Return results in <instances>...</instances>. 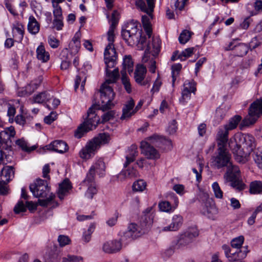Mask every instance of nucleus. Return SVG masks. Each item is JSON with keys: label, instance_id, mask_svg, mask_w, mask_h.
<instances>
[{"label": "nucleus", "instance_id": "nucleus-1", "mask_svg": "<svg viewBox=\"0 0 262 262\" xmlns=\"http://www.w3.org/2000/svg\"><path fill=\"white\" fill-rule=\"evenodd\" d=\"M105 72L106 79L100 90L101 102H99L98 105H92L88 110L86 120L75 132V135L78 138H81L85 132L96 128L99 121V117L96 114V110L106 111L114 105L112 101L115 94L113 89L108 84L116 82L119 77V69L116 68L113 71Z\"/></svg>", "mask_w": 262, "mask_h": 262}, {"label": "nucleus", "instance_id": "nucleus-2", "mask_svg": "<svg viewBox=\"0 0 262 262\" xmlns=\"http://www.w3.org/2000/svg\"><path fill=\"white\" fill-rule=\"evenodd\" d=\"M212 166L216 169L227 167L224 176L225 183H230V185L239 190L245 188V185L240 181L239 168L231 162V155L226 148H218L216 156L212 158Z\"/></svg>", "mask_w": 262, "mask_h": 262}, {"label": "nucleus", "instance_id": "nucleus-3", "mask_svg": "<svg viewBox=\"0 0 262 262\" xmlns=\"http://www.w3.org/2000/svg\"><path fill=\"white\" fill-rule=\"evenodd\" d=\"M237 139H230L229 147L234 155L235 160L244 163L246 158L255 148L254 137L250 134H242L237 137Z\"/></svg>", "mask_w": 262, "mask_h": 262}, {"label": "nucleus", "instance_id": "nucleus-4", "mask_svg": "<svg viewBox=\"0 0 262 262\" xmlns=\"http://www.w3.org/2000/svg\"><path fill=\"white\" fill-rule=\"evenodd\" d=\"M147 140L148 141L141 142L140 147L142 153L148 159H157L160 158L159 152L150 144L160 148L162 147L161 144H164L167 146L168 149L170 150L172 148L171 141L170 140L157 135L149 137Z\"/></svg>", "mask_w": 262, "mask_h": 262}, {"label": "nucleus", "instance_id": "nucleus-5", "mask_svg": "<svg viewBox=\"0 0 262 262\" xmlns=\"http://www.w3.org/2000/svg\"><path fill=\"white\" fill-rule=\"evenodd\" d=\"M110 139L108 134H100L97 137L87 142L85 146L81 149L79 154L80 157L83 159H89L93 157L101 145L108 143Z\"/></svg>", "mask_w": 262, "mask_h": 262}, {"label": "nucleus", "instance_id": "nucleus-6", "mask_svg": "<svg viewBox=\"0 0 262 262\" xmlns=\"http://www.w3.org/2000/svg\"><path fill=\"white\" fill-rule=\"evenodd\" d=\"M140 25L135 20H131L126 25L125 28L122 29L121 36L123 40L129 46H134L138 41L141 36Z\"/></svg>", "mask_w": 262, "mask_h": 262}, {"label": "nucleus", "instance_id": "nucleus-7", "mask_svg": "<svg viewBox=\"0 0 262 262\" xmlns=\"http://www.w3.org/2000/svg\"><path fill=\"white\" fill-rule=\"evenodd\" d=\"M262 115V100L258 99L253 102L249 109V114L239 124L241 130L255 123L260 115Z\"/></svg>", "mask_w": 262, "mask_h": 262}, {"label": "nucleus", "instance_id": "nucleus-8", "mask_svg": "<svg viewBox=\"0 0 262 262\" xmlns=\"http://www.w3.org/2000/svg\"><path fill=\"white\" fill-rule=\"evenodd\" d=\"M136 6L141 11L146 13V15H142V23L143 28L146 32L148 38H150L152 34V29L150 24V19L152 18V12L155 7V3H153L152 10L149 9V5L146 6L143 0H137Z\"/></svg>", "mask_w": 262, "mask_h": 262}, {"label": "nucleus", "instance_id": "nucleus-9", "mask_svg": "<svg viewBox=\"0 0 262 262\" xmlns=\"http://www.w3.org/2000/svg\"><path fill=\"white\" fill-rule=\"evenodd\" d=\"M199 201L201 204V213L208 218L214 220L218 213V209L213 200L207 193H203L200 195Z\"/></svg>", "mask_w": 262, "mask_h": 262}, {"label": "nucleus", "instance_id": "nucleus-10", "mask_svg": "<svg viewBox=\"0 0 262 262\" xmlns=\"http://www.w3.org/2000/svg\"><path fill=\"white\" fill-rule=\"evenodd\" d=\"M30 190L36 198H45L50 190L47 180L37 179L29 186Z\"/></svg>", "mask_w": 262, "mask_h": 262}, {"label": "nucleus", "instance_id": "nucleus-11", "mask_svg": "<svg viewBox=\"0 0 262 262\" xmlns=\"http://www.w3.org/2000/svg\"><path fill=\"white\" fill-rule=\"evenodd\" d=\"M118 13L116 11H114L112 14L111 19L110 20L111 25L107 32V40L108 44L104 50V51H111L112 54H114V51H116L114 46V41L115 40L114 30L118 21Z\"/></svg>", "mask_w": 262, "mask_h": 262}, {"label": "nucleus", "instance_id": "nucleus-12", "mask_svg": "<svg viewBox=\"0 0 262 262\" xmlns=\"http://www.w3.org/2000/svg\"><path fill=\"white\" fill-rule=\"evenodd\" d=\"M105 166L104 162L102 159H98L90 167L86 178L84 180V183H86L87 181L91 182L94 181L96 173H97L99 177H103L105 174Z\"/></svg>", "mask_w": 262, "mask_h": 262}, {"label": "nucleus", "instance_id": "nucleus-13", "mask_svg": "<svg viewBox=\"0 0 262 262\" xmlns=\"http://www.w3.org/2000/svg\"><path fill=\"white\" fill-rule=\"evenodd\" d=\"M244 248L245 249L243 251L239 250L237 252L231 253L229 246L227 245H223L222 246V249L224 251L226 257L231 262L238 260L246 257L248 251L247 250V247H244Z\"/></svg>", "mask_w": 262, "mask_h": 262}, {"label": "nucleus", "instance_id": "nucleus-14", "mask_svg": "<svg viewBox=\"0 0 262 262\" xmlns=\"http://www.w3.org/2000/svg\"><path fill=\"white\" fill-rule=\"evenodd\" d=\"M199 235L198 229L195 228L188 229L183 234L180 235L178 243L181 246H186L191 243Z\"/></svg>", "mask_w": 262, "mask_h": 262}, {"label": "nucleus", "instance_id": "nucleus-15", "mask_svg": "<svg viewBox=\"0 0 262 262\" xmlns=\"http://www.w3.org/2000/svg\"><path fill=\"white\" fill-rule=\"evenodd\" d=\"M184 88L182 92V96L180 98V101L185 102L190 99L191 93H195L196 91V83L193 81H186L184 83Z\"/></svg>", "mask_w": 262, "mask_h": 262}, {"label": "nucleus", "instance_id": "nucleus-16", "mask_svg": "<svg viewBox=\"0 0 262 262\" xmlns=\"http://www.w3.org/2000/svg\"><path fill=\"white\" fill-rule=\"evenodd\" d=\"M228 135L229 130L223 126L217 128L215 139L218 148H226L228 141Z\"/></svg>", "mask_w": 262, "mask_h": 262}, {"label": "nucleus", "instance_id": "nucleus-17", "mask_svg": "<svg viewBox=\"0 0 262 262\" xmlns=\"http://www.w3.org/2000/svg\"><path fill=\"white\" fill-rule=\"evenodd\" d=\"M15 132L13 126L7 127L0 132V148H4L11 137H14Z\"/></svg>", "mask_w": 262, "mask_h": 262}, {"label": "nucleus", "instance_id": "nucleus-18", "mask_svg": "<svg viewBox=\"0 0 262 262\" xmlns=\"http://www.w3.org/2000/svg\"><path fill=\"white\" fill-rule=\"evenodd\" d=\"M144 233L143 229L136 224L131 223L124 233V236L129 238L134 239L141 236Z\"/></svg>", "mask_w": 262, "mask_h": 262}, {"label": "nucleus", "instance_id": "nucleus-19", "mask_svg": "<svg viewBox=\"0 0 262 262\" xmlns=\"http://www.w3.org/2000/svg\"><path fill=\"white\" fill-rule=\"evenodd\" d=\"M170 196L172 201H173L174 203L173 206H172L170 203L168 201H162L159 203V207L161 211L169 212L174 210L178 206L179 200L177 196L173 193L170 194Z\"/></svg>", "mask_w": 262, "mask_h": 262}, {"label": "nucleus", "instance_id": "nucleus-20", "mask_svg": "<svg viewBox=\"0 0 262 262\" xmlns=\"http://www.w3.org/2000/svg\"><path fill=\"white\" fill-rule=\"evenodd\" d=\"M45 148L48 150H52L62 154L68 150L67 144L61 140H56L47 145Z\"/></svg>", "mask_w": 262, "mask_h": 262}, {"label": "nucleus", "instance_id": "nucleus-21", "mask_svg": "<svg viewBox=\"0 0 262 262\" xmlns=\"http://www.w3.org/2000/svg\"><path fill=\"white\" fill-rule=\"evenodd\" d=\"M121 247L122 244L120 241L114 240L104 243L102 249L105 253H112L119 251Z\"/></svg>", "mask_w": 262, "mask_h": 262}, {"label": "nucleus", "instance_id": "nucleus-22", "mask_svg": "<svg viewBox=\"0 0 262 262\" xmlns=\"http://www.w3.org/2000/svg\"><path fill=\"white\" fill-rule=\"evenodd\" d=\"M134 101L132 99L126 102L122 108V114L120 117L121 120H127L136 113V111L134 110Z\"/></svg>", "mask_w": 262, "mask_h": 262}, {"label": "nucleus", "instance_id": "nucleus-23", "mask_svg": "<svg viewBox=\"0 0 262 262\" xmlns=\"http://www.w3.org/2000/svg\"><path fill=\"white\" fill-rule=\"evenodd\" d=\"M26 207L30 211H33L36 209L37 204L34 203L32 201H27L26 206H25L23 202L20 201L16 204L13 210L15 213L18 214L21 212H25L26 211Z\"/></svg>", "mask_w": 262, "mask_h": 262}, {"label": "nucleus", "instance_id": "nucleus-24", "mask_svg": "<svg viewBox=\"0 0 262 262\" xmlns=\"http://www.w3.org/2000/svg\"><path fill=\"white\" fill-rule=\"evenodd\" d=\"M183 223V218L181 215H173L171 223L167 226L164 227L162 230L164 231H173L178 230Z\"/></svg>", "mask_w": 262, "mask_h": 262}, {"label": "nucleus", "instance_id": "nucleus-25", "mask_svg": "<svg viewBox=\"0 0 262 262\" xmlns=\"http://www.w3.org/2000/svg\"><path fill=\"white\" fill-rule=\"evenodd\" d=\"M116 52L114 51V54H112L111 51H104V60L106 66L105 71H110V69L114 68L116 64Z\"/></svg>", "mask_w": 262, "mask_h": 262}, {"label": "nucleus", "instance_id": "nucleus-26", "mask_svg": "<svg viewBox=\"0 0 262 262\" xmlns=\"http://www.w3.org/2000/svg\"><path fill=\"white\" fill-rule=\"evenodd\" d=\"M147 70L145 67L143 65H138L135 72V79L136 82L145 85L146 83L143 81L144 79Z\"/></svg>", "mask_w": 262, "mask_h": 262}, {"label": "nucleus", "instance_id": "nucleus-27", "mask_svg": "<svg viewBox=\"0 0 262 262\" xmlns=\"http://www.w3.org/2000/svg\"><path fill=\"white\" fill-rule=\"evenodd\" d=\"M24 28L21 24L17 23L13 25L12 34L15 40L18 42H20L24 37Z\"/></svg>", "mask_w": 262, "mask_h": 262}, {"label": "nucleus", "instance_id": "nucleus-28", "mask_svg": "<svg viewBox=\"0 0 262 262\" xmlns=\"http://www.w3.org/2000/svg\"><path fill=\"white\" fill-rule=\"evenodd\" d=\"M14 176V171L12 166H5L1 170V181L9 182Z\"/></svg>", "mask_w": 262, "mask_h": 262}, {"label": "nucleus", "instance_id": "nucleus-29", "mask_svg": "<svg viewBox=\"0 0 262 262\" xmlns=\"http://www.w3.org/2000/svg\"><path fill=\"white\" fill-rule=\"evenodd\" d=\"M71 182L68 179H65L62 183L59 185L58 195L60 200L63 199L65 195H67L69 191L71 189Z\"/></svg>", "mask_w": 262, "mask_h": 262}, {"label": "nucleus", "instance_id": "nucleus-30", "mask_svg": "<svg viewBox=\"0 0 262 262\" xmlns=\"http://www.w3.org/2000/svg\"><path fill=\"white\" fill-rule=\"evenodd\" d=\"M137 146L135 145H132L128 149V153L125 157V162L124 163V167H126L130 163L134 162L138 156Z\"/></svg>", "mask_w": 262, "mask_h": 262}, {"label": "nucleus", "instance_id": "nucleus-31", "mask_svg": "<svg viewBox=\"0 0 262 262\" xmlns=\"http://www.w3.org/2000/svg\"><path fill=\"white\" fill-rule=\"evenodd\" d=\"M39 83L40 82L38 83L34 81L31 82L30 84L25 86V88H23L21 90L18 91V95L22 97L31 95L38 88Z\"/></svg>", "mask_w": 262, "mask_h": 262}, {"label": "nucleus", "instance_id": "nucleus-32", "mask_svg": "<svg viewBox=\"0 0 262 262\" xmlns=\"http://www.w3.org/2000/svg\"><path fill=\"white\" fill-rule=\"evenodd\" d=\"M81 185L82 186H88V189L85 193V195L86 198L92 199L93 196L96 194L97 192V189L96 187L94 181L92 182L87 181L86 183H84V180L82 182Z\"/></svg>", "mask_w": 262, "mask_h": 262}, {"label": "nucleus", "instance_id": "nucleus-33", "mask_svg": "<svg viewBox=\"0 0 262 262\" xmlns=\"http://www.w3.org/2000/svg\"><path fill=\"white\" fill-rule=\"evenodd\" d=\"M36 56L37 58L42 62H46L50 59L49 52L46 51L45 47L42 44L40 45L36 49Z\"/></svg>", "mask_w": 262, "mask_h": 262}, {"label": "nucleus", "instance_id": "nucleus-34", "mask_svg": "<svg viewBox=\"0 0 262 262\" xmlns=\"http://www.w3.org/2000/svg\"><path fill=\"white\" fill-rule=\"evenodd\" d=\"M39 29L40 25L35 18L33 16H29L28 24V31L32 34H36L39 32Z\"/></svg>", "mask_w": 262, "mask_h": 262}, {"label": "nucleus", "instance_id": "nucleus-35", "mask_svg": "<svg viewBox=\"0 0 262 262\" xmlns=\"http://www.w3.org/2000/svg\"><path fill=\"white\" fill-rule=\"evenodd\" d=\"M242 120V117L239 115H235L231 118L228 123L223 125L229 131L233 130L236 128L237 125Z\"/></svg>", "mask_w": 262, "mask_h": 262}, {"label": "nucleus", "instance_id": "nucleus-36", "mask_svg": "<svg viewBox=\"0 0 262 262\" xmlns=\"http://www.w3.org/2000/svg\"><path fill=\"white\" fill-rule=\"evenodd\" d=\"M50 100H51V96L47 92L40 93L33 97L34 103H42L46 101L50 102Z\"/></svg>", "mask_w": 262, "mask_h": 262}, {"label": "nucleus", "instance_id": "nucleus-37", "mask_svg": "<svg viewBox=\"0 0 262 262\" xmlns=\"http://www.w3.org/2000/svg\"><path fill=\"white\" fill-rule=\"evenodd\" d=\"M149 39H150V38ZM150 41V39H149L147 42L146 37L141 35L138 39V41L135 45H138L139 46L138 47L141 50L145 49L146 51L149 52L151 49Z\"/></svg>", "mask_w": 262, "mask_h": 262}, {"label": "nucleus", "instance_id": "nucleus-38", "mask_svg": "<svg viewBox=\"0 0 262 262\" xmlns=\"http://www.w3.org/2000/svg\"><path fill=\"white\" fill-rule=\"evenodd\" d=\"M161 40L159 37H153L151 38L150 45L151 49L149 51L154 56L157 55L160 51Z\"/></svg>", "mask_w": 262, "mask_h": 262}, {"label": "nucleus", "instance_id": "nucleus-39", "mask_svg": "<svg viewBox=\"0 0 262 262\" xmlns=\"http://www.w3.org/2000/svg\"><path fill=\"white\" fill-rule=\"evenodd\" d=\"M249 50V47L245 43H241L234 46V53L239 57L245 55Z\"/></svg>", "mask_w": 262, "mask_h": 262}, {"label": "nucleus", "instance_id": "nucleus-40", "mask_svg": "<svg viewBox=\"0 0 262 262\" xmlns=\"http://www.w3.org/2000/svg\"><path fill=\"white\" fill-rule=\"evenodd\" d=\"M123 69L122 70H124L126 72V70L129 73L133 72V61L130 55H126L123 58Z\"/></svg>", "mask_w": 262, "mask_h": 262}, {"label": "nucleus", "instance_id": "nucleus-41", "mask_svg": "<svg viewBox=\"0 0 262 262\" xmlns=\"http://www.w3.org/2000/svg\"><path fill=\"white\" fill-rule=\"evenodd\" d=\"M250 191L251 193H262V182L255 181L252 182L250 186Z\"/></svg>", "mask_w": 262, "mask_h": 262}, {"label": "nucleus", "instance_id": "nucleus-42", "mask_svg": "<svg viewBox=\"0 0 262 262\" xmlns=\"http://www.w3.org/2000/svg\"><path fill=\"white\" fill-rule=\"evenodd\" d=\"M121 81L125 89L128 93L132 92V87L128 77L127 76L126 72L124 70H121Z\"/></svg>", "mask_w": 262, "mask_h": 262}, {"label": "nucleus", "instance_id": "nucleus-43", "mask_svg": "<svg viewBox=\"0 0 262 262\" xmlns=\"http://www.w3.org/2000/svg\"><path fill=\"white\" fill-rule=\"evenodd\" d=\"M86 81V77L84 76V75L83 74L82 76L81 75V74L77 75L76 77L75 80V85H74V89L75 91H76L77 89L79 87V84H80V88L81 90L82 91L84 89V87L85 85Z\"/></svg>", "mask_w": 262, "mask_h": 262}, {"label": "nucleus", "instance_id": "nucleus-44", "mask_svg": "<svg viewBox=\"0 0 262 262\" xmlns=\"http://www.w3.org/2000/svg\"><path fill=\"white\" fill-rule=\"evenodd\" d=\"M60 255L57 251H51L45 256L46 262H59Z\"/></svg>", "mask_w": 262, "mask_h": 262}, {"label": "nucleus", "instance_id": "nucleus-45", "mask_svg": "<svg viewBox=\"0 0 262 262\" xmlns=\"http://www.w3.org/2000/svg\"><path fill=\"white\" fill-rule=\"evenodd\" d=\"M146 183L143 180H139L134 183L133 189L135 191H143L146 188Z\"/></svg>", "mask_w": 262, "mask_h": 262}, {"label": "nucleus", "instance_id": "nucleus-46", "mask_svg": "<svg viewBox=\"0 0 262 262\" xmlns=\"http://www.w3.org/2000/svg\"><path fill=\"white\" fill-rule=\"evenodd\" d=\"M16 144L18 145L23 150L27 152H30L35 149V147H28L27 143L23 139H18L16 141Z\"/></svg>", "mask_w": 262, "mask_h": 262}, {"label": "nucleus", "instance_id": "nucleus-47", "mask_svg": "<svg viewBox=\"0 0 262 262\" xmlns=\"http://www.w3.org/2000/svg\"><path fill=\"white\" fill-rule=\"evenodd\" d=\"M172 85L174 86V82L177 77L178 76L180 71L182 69V65L180 63L174 64L172 66Z\"/></svg>", "mask_w": 262, "mask_h": 262}, {"label": "nucleus", "instance_id": "nucleus-48", "mask_svg": "<svg viewBox=\"0 0 262 262\" xmlns=\"http://www.w3.org/2000/svg\"><path fill=\"white\" fill-rule=\"evenodd\" d=\"M191 35V33L189 31L186 30L183 31L179 37V42L181 44L186 43L189 40Z\"/></svg>", "mask_w": 262, "mask_h": 262}, {"label": "nucleus", "instance_id": "nucleus-49", "mask_svg": "<svg viewBox=\"0 0 262 262\" xmlns=\"http://www.w3.org/2000/svg\"><path fill=\"white\" fill-rule=\"evenodd\" d=\"M244 241L243 236H239L238 237L233 238L231 242V245L232 248L239 249L241 248Z\"/></svg>", "mask_w": 262, "mask_h": 262}, {"label": "nucleus", "instance_id": "nucleus-50", "mask_svg": "<svg viewBox=\"0 0 262 262\" xmlns=\"http://www.w3.org/2000/svg\"><path fill=\"white\" fill-rule=\"evenodd\" d=\"M212 188L213 190L214 195L216 198L222 199L223 196V192L221 190L217 182H215L212 184Z\"/></svg>", "mask_w": 262, "mask_h": 262}, {"label": "nucleus", "instance_id": "nucleus-51", "mask_svg": "<svg viewBox=\"0 0 262 262\" xmlns=\"http://www.w3.org/2000/svg\"><path fill=\"white\" fill-rule=\"evenodd\" d=\"M95 226L93 224H91L87 231H85L83 234V239L86 243L89 242L91 238V234L94 232L95 229Z\"/></svg>", "mask_w": 262, "mask_h": 262}, {"label": "nucleus", "instance_id": "nucleus-52", "mask_svg": "<svg viewBox=\"0 0 262 262\" xmlns=\"http://www.w3.org/2000/svg\"><path fill=\"white\" fill-rule=\"evenodd\" d=\"M124 175L126 178H134L139 176V172L134 167L128 168L124 172Z\"/></svg>", "mask_w": 262, "mask_h": 262}, {"label": "nucleus", "instance_id": "nucleus-53", "mask_svg": "<svg viewBox=\"0 0 262 262\" xmlns=\"http://www.w3.org/2000/svg\"><path fill=\"white\" fill-rule=\"evenodd\" d=\"M194 50V48H189L186 49L179 55L178 58H180L181 60H184L185 58L189 57L193 54Z\"/></svg>", "mask_w": 262, "mask_h": 262}, {"label": "nucleus", "instance_id": "nucleus-54", "mask_svg": "<svg viewBox=\"0 0 262 262\" xmlns=\"http://www.w3.org/2000/svg\"><path fill=\"white\" fill-rule=\"evenodd\" d=\"M53 15L54 18H63L61 7L57 4H53Z\"/></svg>", "mask_w": 262, "mask_h": 262}, {"label": "nucleus", "instance_id": "nucleus-55", "mask_svg": "<svg viewBox=\"0 0 262 262\" xmlns=\"http://www.w3.org/2000/svg\"><path fill=\"white\" fill-rule=\"evenodd\" d=\"M254 160L258 167L262 168V147L258 148Z\"/></svg>", "mask_w": 262, "mask_h": 262}, {"label": "nucleus", "instance_id": "nucleus-56", "mask_svg": "<svg viewBox=\"0 0 262 262\" xmlns=\"http://www.w3.org/2000/svg\"><path fill=\"white\" fill-rule=\"evenodd\" d=\"M48 41L50 47L53 49L57 48L59 45V41L54 36H49Z\"/></svg>", "mask_w": 262, "mask_h": 262}, {"label": "nucleus", "instance_id": "nucleus-57", "mask_svg": "<svg viewBox=\"0 0 262 262\" xmlns=\"http://www.w3.org/2000/svg\"><path fill=\"white\" fill-rule=\"evenodd\" d=\"M53 28L59 31L62 30L63 26V18H54L53 21Z\"/></svg>", "mask_w": 262, "mask_h": 262}, {"label": "nucleus", "instance_id": "nucleus-58", "mask_svg": "<svg viewBox=\"0 0 262 262\" xmlns=\"http://www.w3.org/2000/svg\"><path fill=\"white\" fill-rule=\"evenodd\" d=\"M115 112L114 111H108L102 116V122H105L113 119Z\"/></svg>", "mask_w": 262, "mask_h": 262}, {"label": "nucleus", "instance_id": "nucleus-59", "mask_svg": "<svg viewBox=\"0 0 262 262\" xmlns=\"http://www.w3.org/2000/svg\"><path fill=\"white\" fill-rule=\"evenodd\" d=\"M57 114L56 112H52L50 115L44 118V121L48 124H51L57 118Z\"/></svg>", "mask_w": 262, "mask_h": 262}, {"label": "nucleus", "instance_id": "nucleus-60", "mask_svg": "<svg viewBox=\"0 0 262 262\" xmlns=\"http://www.w3.org/2000/svg\"><path fill=\"white\" fill-rule=\"evenodd\" d=\"M58 241L60 246L63 247L70 243V239L67 236L60 235L58 236Z\"/></svg>", "mask_w": 262, "mask_h": 262}, {"label": "nucleus", "instance_id": "nucleus-61", "mask_svg": "<svg viewBox=\"0 0 262 262\" xmlns=\"http://www.w3.org/2000/svg\"><path fill=\"white\" fill-rule=\"evenodd\" d=\"M55 198V195L51 193L48 198L44 200H39V204L42 206L49 205Z\"/></svg>", "mask_w": 262, "mask_h": 262}, {"label": "nucleus", "instance_id": "nucleus-62", "mask_svg": "<svg viewBox=\"0 0 262 262\" xmlns=\"http://www.w3.org/2000/svg\"><path fill=\"white\" fill-rule=\"evenodd\" d=\"M5 5L6 8L13 15L15 16L18 15V13L15 9L13 8L11 3L10 0H5Z\"/></svg>", "mask_w": 262, "mask_h": 262}, {"label": "nucleus", "instance_id": "nucleus-63", "mask_svg": "<svg viewBox=\"0 0 262 262\" xmlns=\"http://www.w3.org/2000/svg\"><path fill=\"white\" fill-rule=\"evenodd\" d=\"M177 129V122L176 120H173L169 123V124L167 128V132L170 134H173L176 132Z\"/></svg>", "mask_w": 262, "mask_h": 262}, {"label": "nucleus", "instance_id": "nucleus-64", "mask_svg": "<svg viewBox=\"0 0 262 262\" xmlns=\"http://www.w3.org/2000/svg\"><path fill=\"white\" fill-rule=\"evenodd\" d=\"M162 85V81L158 76L157 79L155 80L152 88L151 90V92L154 93L155 92H158Z\"/></svg>", "mask_w": 262, "mask_h": 262}]
</instances>
